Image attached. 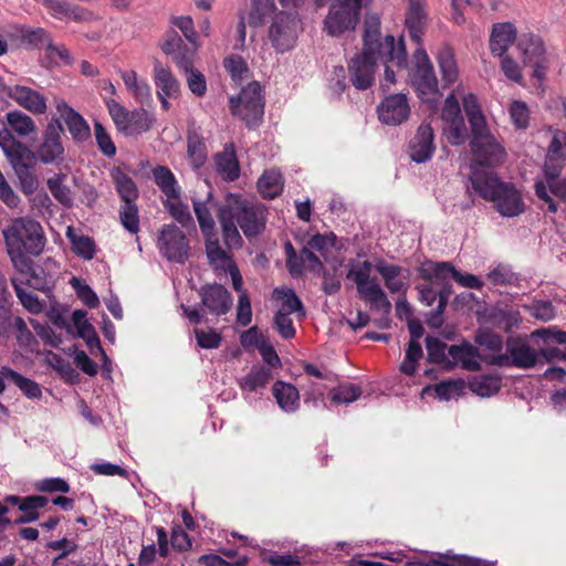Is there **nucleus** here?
<instances>
[{
  "mask_svg": "<svg viewBox=\"0 0 566 566\" xmlns=\"http://www.w3.org/2000/svg\"><path fill=\"white\" fill-rule=\"evenodd\" d=\"M218 220L227 249H240L243 245V240L238 227L247 238L256 237L265 228L266 210L262 205L230 193L218 208Z\"/></svg>",
  "mask_w": 566,
  "mask_h": 566,
  "instance_id": "nucleus-1",
  "label": "nucleus"
},
{
  "mask_svg": "<svg viewBox=\"0 0 566 566\" xmlns=\"http://www.w3.org/2000/svg\"><path fill=\"white\" fill-rule=\"evenodd\" d=\"M543 167V178L535 181V193L548 205V211L555 213L557 206L549 192L566 200V179L560 178V171L566 160V132L554 129Z\"/></svg>",
  "mask_w": 566,
  "mask_h": 566,
  "instance_id": "nucleus-2",
  "label": "nucleus"
},
{
  "mask_svg": "<svg viewBox=\"0 0 566 566\" xmlns=\"http://www.w3.org/2000/svg\"><path fill=\"white\" fill-rule=\"evenodd\" d=\"M2 235L7 253L14 265H17L25 254L33 256L40 255L46 242L40 222L28 217L11 219L2 229Z\"/></svg>",
  "mask_w": 566,
  "mask_h": 566,
  "instance_id": "nucleus-3",
  "label": "nucleus"
},
{
  "mask_svg": "<svg viewBox=\"0 0 566 566\" xmlns=\"http://www.w3.org/2000/svg\"><path fill=\"white\" fill-rule=\"evenodd\" d=\"M454 266L449 262H424L419 269L420 276L431 284L441 286L439 290V304L436 310L427 316V324L430 327L439 328L443 324V312L447 307L450 294V279L452 277Z\"/></svg>",
  "mask_w": 566,
  "mask_h": 566,
  "instance_id": "nucleus-4",
  "label": "nucleus"
},
{
  "mask_svg": "<svg viewBox=\"0 0 566 566\" xmlns=\"http://www.w3.org/2000/svg\"><path fill=\"white\" fill-rule=\"evenodd\" d=\"M105 105L117 132L124 136L142 135L156 122L153 113L143 107L129 111L114 98L105 99Z\"/></svg>",
  "mask_w": 566,
  "mask_h": 566,
  "instance_id": "nucleus-5",
  "label": "nucleus"
},
{
  "mask_svg": "<svg viewBox=\"0 0 566 566\" xmlns=\"http://www.w3.org/2000/svg\"><path fill=\"white\" fill-rule=\"evenodd\" d=\"M413 60L415 69L411 76L412 86L423 103L436 108L442 97V93L439 90L438 78L432 63L422 46L415 51Z\"/></svg>",
  "mask_w": 566,
  "mask_h": 566,
  "instance_id": "nucleus-6",
  "label": "nucleus"
},
{
  "mask_svg": "<svg viewBox=\"0 0 566 566\" xmlns=\"http://www.w3.org/2000/svg\"><path fill=\"white\" fill-rule=\"evenodd\" d=\"M230 107L232 114L248 126L258 125L264 113V101L260 84L258 82L249 83L237 97L230 98Z\"/></svg>",
  "mask_w": 566,
  "mask_h": 566,
  "instance_id": "nucleus-7",
  "label": "nucleus"
},
{
  "mask_svg": "<svg viewBox=\"0 0 566 566\" xmlns=\"http://www.w3.org/2000/svg\"><path fill=\"white\" fill-rule=\"evenodd\" d=\"M462 85H458L444 99L441 109L442 134L453 146L465 143L468 130L461 114L458 95L462 93Z\"/></svg>",
  "mask_w": 566,
  "mask_h": 566,
  "instance_id": "nucleus-8",
  "label": "nucleus"
},
{
  "mask_svg": "<svg viewBox=\"0 0 566 566\" xmlns=\"http://www.w3.org/2000/svg\"><path fill=\"white\" fill-rule=\"evenodd\" d=\"M471 133L470 148L473 155V161L471 164L473 167L494 166L505 160V148L490 133L488 126L473 129Z\"/></svg>",
  "mask_w": 566,
  "mask_h": 566,
  "instance_id": "nucleus-9",
  "label": "nucleus"
},
{
  "mask_svg": "<svg viewBox=\"0 0 566 566\" xmlns=\"http://www.w3.org/2000/svg\"><path fill=\"white\" fill-rule=\"evenodd\" d=\"M302 32L301 20L291 13L279 12L272 18L269 27V39L277 53L292 50Z\"/></svg>",
  "mask_w": 566,
  "mask_h": 566,
  "instance_id": "nucleus-10",
  "label": "nucleus"
},
{
  "mask_svg": "<svg viewBox=\"0 0 566 566\" xmlns=\"http://www.w3.org/2000/svg\"><path fill=\"white\" fill-rule=\"evenodd\" d=\"M157 249L169 262L186 263L190 255V244L185 232L176 224L163 226L157 235Z\"/></svg>",
  "mask_w": 566,
  "mask_h": 566,
  "instance_id": "nucleus-11",
  "label": "nucleus"
},
{
  "mask_svg": "<svg viewBox=\"0 0 566 566\" xmlns=\"http://www.w3.org/2000/svg\"><path fill=\"white\" fill-rule=\"evenodd\" d=\"M360 8L339 0H332L327 15L324 19V31L331 36H340L353 31L360 20Z\"/></svg>",
  "mask_w": 566,
  "mask_h": 566,
  "instance_id": "nucleus-12",
  "label": "nucleus"
},
{
  "mask_svg": "<svg viewBox=\"0 0 566 566\" xmlns=\"http://www.w3.org/2000/svg\"><path fill=\"white\" fill-rule=\"evenodd\" d=\"M181 44V38L178 34H174L161 45V49L166 54L172 55L178 67L185 72L190 92L201 97L207 92L206 77L200 71L192 67V60L190 57L180 54Z\"/></svg>",
  "mask_w": 566,
  "mask_h": 566,
  "instance_id": "nucleus-13",
  "label": "nucleus"
},
{
  "mask_svg": "<svg viewBox=\"0 0 566 566\" xmlns=\"http://www.w3.org/2000/svg\"><path fill=\"white\" fill-rule=\"evenodd\" d=\"M517 50L523 64L533 67V77L543 82L549 65L544 41L536 34H526L520 39Z\"/></svg>",
  "mask_w": 566,
  "mask_h": 566,
  "instance_id": "nucleus-14",
  "label": "nucleus"
},
{
  "mask_svg": "<svg viewBox=\"0 0 566 566\" xmlns=\"http://www.w3.org/2000/svg\"><path fill=\"white\" fill-rule=\"evenodd\" d=\"M0 148L14 172L33 169L36 165L35 153L18 140L8 128L0 130Z\"/></svg>",
  "mask_w": 566,
  "mask_h": 566,
  "instance_id": "nucleus-15",
  "label": "nucleus"
},
{
  "mask_svg": "<svg viewBox=\"0 0 566 566\" xmlns=\"http://www.w3.org/2000/svg\"><path fill=\"white\" fill-rule=\"evenodd\" d=\"M471 169L472 175L469 177V181L465 186L467 192L472 199L471 203L474 202V196L493 202L506 184L502 182L493 171L479 170L473 167V165H471Z\"/></svg>",
  "mask_w": 566,
  "mask_h": 566,
  "instance_id": "nucleus-16",
  "label": "nucleus"
},
{
  "mask_svg": "<svg viewBox=\"0 0 566 566\" xmlns=\"http://www.w3.org/2000/svg\"><path fill=\"white\" fill-rule=\"evenodd\" d=\"M495 366L528 369L538 361V354L525 340L509 339L503 356L496 357Z\"/></svg>",
  "mask_w": 566,
  "mask_h": 566,
  "instance_id": "nucleus-17",
  "label": "nucleus"
},
{
  "mask_svg": "<svg viewBox=\"0 0 566 566\" xmlns=\"http://www.w3.org/2000/svg\"><path fill=\"white\" fill-rule=\"evenodd\" d=\"M63 128L60 123H49L42 142L35 150L36 159L44 164H54L62 161L64 158V146L62 143Z\"/></svg>",
  "mask_w": 566,
  "mask_h": 566,
  "instance_id": "nucleus-18",
  "label": "nucleus"
},
{
  "mask_svg": "<svg viewBox=\"0 0 566 566\" xmlns=\"http://www.w3.org/2000/svg\"><path fill=\"white\" fill-rule=\"evenodd\" d=\"M378 51L364 49L349 64L350 81L358 90H366L374 83Z\"/></svg>",
  "mask_w": 566,
  "mask_h": 566,
  "instance_id": "nucleus-19",
  "label": "nucleus"
},
{
  "mask_svg": "<svg viewBox=\"0 0 566 566\" xmlns=\"http://www.w3.org/2000/svg\"><path fill=\"white\" fill-rule=\"evenodd\" d=\"M377 49L378 57H380L381 61L386 64L385 85L395 84V71L388 65V63H394L398 67H401L406 64L407 51L405 48L403 40L400 39L398 42H396L392 35H386L384 41L378 44Z\"/></svg>",
  "mask_w": 566,
  "mask_h": 566,
  "instance_id": "nucleus-20",
  "label": "nucleus"
},
{
  "mask_svg": "<svg viewBox=\"0 0 566 566\" xmlns=\"http://www.w3.org/2000/svg\"><path fill=\"white\" fill-rule=\"evenodd\" d=\"M13 99L20 107L33 115H43L46 113V97L39 91L25 85L9 86L7 95Z\"/></svg>",
  "mask_w": 566,
  "mask_h": 566,
  "instance_id": "nucleus-21",
  "label": "nucleus"
},
{
  "mask_svg": "<svg viewBox=\"0 0 566 566\" xmlns=\"http://www.w3.org/2000/svg\"><path fill=\"white\" fill-rule=\"evenodd\" d=\"M377 111L379 119L387 125H399L410 114L407 96L402 93L387 96Z\"/></svg>",
  "mask_w": 566,
  "mask_h": 566,
  "instance_id": "nucleus-22",
  "label": "nucleus"
},
{
  "mask_svg": "<svg viewBox=\"0 0 566 566\" xmlns=\"http://www.w3.org/2000/svg\"><path fill=\"white\" fill-rule=\"evenodd\" d=\"M434 134L431 125L423 122L417 129L409 145V154L412 161L422 164L431 159L434 150Z\"/></svg>",
  "mask_w": 566,
  "mask_h": 566,
  "instance_id": "nucleus-23",
  "label": "nucleus"
},
{
  "mask_svg": "<svg viewBox=\"0 0 566 566\" xmlns=\"http://www.w3.org/2000/svg\"><path fill=\"white\" fill-rule=\"evenodd\" d=\"M360 298L370 305V308L380 313L381 317L375 323L379 328H388L390 326L389 314L391 312V303L385 291L377 282L358 292Z\"/></svg>",
  "mask_w": 566,
  "mask_h": 566,
  "instance_id": "nucleus-24",
  "label": "nucleus"
},
{
  "mask_svg": "<svg viewBox=\"0 0 566 566\" xmlns=\"http://www.w3.org/2000/svg\"><path fill=\"white\" fill-rule=\"evenodd\" d=\"M199 294L202 305L217 316L228 313L232 306L231 294L221 284L205 285Z\"/></svg>",
  "mask_w": 566,
  "mask_h": 566,
  "instance_id": "nucleus-25",
  "label": "nucleus"
},
{
  "mask_svg": "<svg viewBox=\"0 0 566 566\" xmlns=\"http://www.w3.org/2000/svg\"><path fill=\"white\" fill-rule=\"evenodd\" d=\"M517 30L512 22H497L492 25L489 46L493 56L507 54L509 49L516 41Z\"/></svg>",
  "mask_w": 566,
  "mask_h": 566,
  "instance_id": "nucleus-26",
  "label": "nucleus"
},
{
  "mask_svg": "<svg viewBox=\"0 0 566 566\" xmlns=\"http://www.w3.org/2000/svg\"><path fill=\"white\" fill-rule=\"evenodd\" d=\"M496 211L505 218L520 216L525 210V205L520 191L510 184H506L502 191L493 200Z\"/></svg>",
  "mask_w": 566,
  "mask_h": 566,
  "instance_id": "nucleus-27",
  "label": "nucleus"
},
{
  "mask_svg": "<svg viewBox=\"0 0 566 566\" xmlns=\"http://www.w3.org/2000/svg\"><path fill=\"white\" fill-rule=\"evenodd\" d=\"M56 109L60 116L63 118L73 139L82 142L90 137V126L80 113H77L64 101L56 103Z\"/></svg>",
  "mask_w": 566,
  "mask_h": 566,
  "instance_id": "nucleus-28",
  "label": "nucleus"
},
{
  "mask_svg": "<svg viewBox=\"0 0 566 566\" xmlns=\"http://www.w3.org/2000/svg\"><path fill=\"white\" fill-rule=\"evenodd\" d=\"M427 22L423 0H409L406 13V27L411 39L422 46V34Z\"/></svg>",
  "mask_w": 566,
  "mask_h": 566,
  "instance_id": "nucleus-29",
  "label": "nucleus"
},
{
  "mask_svg": "<svg viewBox=\"0 0 566 566\" xmlns=\"http://www.w3.org/2000/svg\"><path fill=\"white\" fill-rule=\"evenodd\" d=\"M219 207L220 206L213 202L211 193H209L208 198L203 201H193V211L205 239L217 235L213 211L216 210L218 212Z\"/></svg>",
  "mask_w": 566,
  "mask_h": 566,
  "instance_id": "nucleus-30",
  "label": "nucleus"
},
{
  "mask_svg": "<svg viewBox=\"0 0 566 566\" xmlns=\"http://www.w3.org/2000/svg\"><path fill=\"white\" fill-rule=\"evenodd\" d=\"M217 174L224 181H234L240 177V165L233 144L226 145L221 153L214 156Z\"/></svg>",
  "mask_w": 566,
  "mask_h": 566,
  "instance_id": "nucleus-31",
  "label": "nucleus"
},
{
  "mask_svg": "<svg viewBox=\"0 0 566 566\" xmlns=\"http://www.w3.org/2000/svg\"><path fill=\"white\" fill-rule=\"evenodd\" d=\"M375 269L380 274L385 286L389 290L390 293L406 294L408 284L406 279L401 277V266L388 263L382 259H378L376 261Z\"/></svg>",
  "mask_w": 566,
  "mask_h": 566,
  "instance_id": "nucleus-32",
  "label": "nucleus"
},
{
  "mask_svg": "<svg viewBox=\"0 0 566 566\" xmlns=\"http://www.w3.org/2000/svg\"><path fill=\"white\" fill-rule=\"evenodd\" d=\"M119 75L124 82L127 92L136 102L145 104L151 101L150 85L147 83L146 80L140 77L136 71L120 70Z\"/></svg>",
  "mask_w": 566,
  "mask_h": 566,
  "instance_id": "nucleus-33",
  "label": "nucleus"
},
{
  "mask_svg": "<svg viewBox=\"0 0 566 566\" xmlns=\"http://www.w3.org/2000/svg\"><path fill=\"white\" fill-rule=\"evenodd\" d=\"M448 356L451 359V364L460 365L467 370H478L480 368L478 350L468 342H463L460 345H451L448 348Z\"/></svg>",
  "mask_w": 566,
  "mask_h": 566,
  "instance_id": "nucleus-34",
  "label": "nucleus"
},
{
  "mask_svg": "<svg viewBox=\"0 0 566 566\" xmlns=\"http://www.w3.org/2000/svg\"><path fill=\"white\" fill-rule=\"evenodd\" d=\"M205 241L206 254L214 271L227 273L231 266L235 265L229 252L221 248L217 235L207 238Z\"/></svg>",
  "mask_w": 566,
  "mask_h": 566,
  "instance_id": "nucleus-35",
  "label": "nucleus"
},
{
  "mask_svg": "<svg viewBox=\"0 0 566 566\" xmlns=\"http://www.w3.org/2000/svg\"><path fill=\"white\" fill-rule=\"evenodd\" d=\"M436 60L444 85L454 84L459 80V67L453 50L448 45L441 46Z\"/></svg>",
  "mask_w": 566,
  "mask_h": 566,
  "instance_id": "nucleus-36",
  "label": "nucleus"
},
{
  "mask_svg": "<svg viewBox=\"0 0 566 566\" xmlns=\"http://www.w3.org/2000/svg\"><path fill=\"white\" fill-rule=\"evenodd\" d=\"M273 396L285 412H294L300 407V394L295 386L285 381H276L273 385Z\"/></svg>",
  "mask_w": 566,
  "mask_h": 566,
  "instance_id": "nucleus-37",
  "label": "nucleus"
},
{
  "mask_svg": "<svg viewBox=\"0 0 566 566\" xmlns=\"http://www.w3.org/2000/svg\"><path fill=\"white\" fill-rule=\"evenodd\" d=\"M154 82L157 86V95L177 97L179 94V83L172 75L169 67L159 62L155 63Z\"/></svg>",
  "mask_w": 566,
  "mask_h": 566,
  "instance_id": "nucleus-38",
  "label": "nucleus"
},
{
  "mask_svg": "<svg viewBox=\"0 0 566 566\" xmlns=\"http://www.w3.org/2000/svg\"><path fill=\"white\" fill-rule=\"evenodd\" d=\"M502 387V378L497 375L474 376L468 381V388L474 395L489 398L496 395Z\"/></svg>",
  "mask_w": 566,
  "mask_h": 566,
  "instance_id": "nucleus-39",
  "label": "nucleus"
},
{
  "mask_svg": "<svg viewBox=\"0 0 566 566\" xmlns=\"http://www.w3.org/2000/svg\"><path fill=\"white\" fill-rule=\"evenodd\" d=\"M271 370L264 366H253L250 371L239 379V386L244 392H256L266 387Z\"/></svg>",
  "mask_w": 566,
  "mask_h": 566,
  "instance_id": "nucleus-40",
  "label": "nucleus"
},
{
  "mask_svg": "<svg viewBox=\"0 0 566 566\" xmlns=\"http://www.w3.org/2000/svg\"><path fill=\"white\" fill-rule=\"evenodd\" d=\"M111 177L115 188L124 202H133L138 198V189L134 180L120 168L114 167Z\"/></svg>",
  "mask_w": 566,
  "mask_h": 566,
  "instance_id": "nucleus-41",
  "label": "nucleus"
},
{
  "mask_svg": "<svg viewBox=\"0 0 566 566\" xmlns=\"http://www.w3.org/2000/svg\"><path fill=\"white\" fill-rule=\"evenodd\" d=\"M153 177L155 184L165 195V198H175L181 195V188L172 174V171L166 166H157L153 169Z\"/></svg>",
  "mask_w": 566,
  "mask_h": 566,
  "instance_id": "nucleus-42",
  "label": "nucleus"
},
{
  "mask_svg": "<svg viewBox=\"0 0 566 566\" xmlns=\"http://www.w3.org/2000/svg\"><path fill=\"white\" fill-rule=\"evenodd\" d=\"M476 343L480 345L482 350L485 352L483 358L489 365H495L494 360L496 357L504 355V353H502L503 339L500 335L484 332L478 335Z\"/></svg>",
  "mask_w": 566,
  "mask_h": 566,
  "instance_id": "nucleus-43",
  "label": "nucleus"
},
{
  "mask_svg": "<svg viewBox=\"0 0 566 566\" xmlns=\"http://www.w3.org/2000/svg\"><path fill=\"white\" fill-rule=\"evenodd\" d=\"M258 189L263 198L273 199L283 190L282 175L276 169L266 170L258 181Z\"/></svg>",
  "mask_w": 566,
  "mask_h": 566,
  "instance_id": "nucleus-44",
  "label": "nucleus"
},
{
  "mask_svg": "<svg viewBox=\"0 0 566 566\" xmlns=\"http://www.w3.org/2000/svg\"><path fill=\"white\" fill-rule=\"evenodd\" d=\"M10 128L21 137H28L36 133V125L28 114L21 111H11L6 115Z\"/></svg>",
  "mask_w": 566,
  "mask_h": 566,
  "instance_id": "nucleus-45",
  "label": "nucleus"
},
{
  "mask_svg": "<svg viewBox=\"0 0 566 566\" xmlns=\"http://www.w3.org/2000/svg\"><path fill=\"white\" fill-rule=\"evenodd\" d=\"M275 10L274 0H252L247 21L251 27H260L275 13Z\"/></svg>",
  "mask_w": 566,
  "mask_h": 566,
  "instance_id": "nucleus-46",
  "label": "nucleus"
},
{
  "mask_svg": "<svg viewBox=\"0 0 566 566\" xmlns=\"http://www.w3.org/2000/svg\"><path fill=\"white\" fill-rule=\"evenodd\" d=\"M371 268L373 264L369 261L357 262L350 265L347 279L355 283L357 293L377 283V281L370 276Z\"/></svg>",
  "mask_w": 566,
  "mask_h": 566,
  "instance_id": "nucleus-47",
  "label": "nucleus"
},
{
  "mask_svg": "<svg viewBox=\"0 0 566 566\" xmlns=\"http://www.w3.org/2000/svg\"><path fill=\"white\" fill-rule=\"evenodd\" d=\"M66 176L57 174L46 180V186L52 196L64 207L73 205V195L69 186L64 184Z\"/></svg>",
  "mask_w": 566,
  "mask_h": 566,
  "instance_id": "nucleus-48",
  "label": "nucleus"
},
{
  "mask_svg": "<svg viewBox=\"0 0 566 566\" xmlns=\"http://www.w3.org/2000/svg\"><path fill=\"white\" fill-rule=\"evenodd\" d=\"M163 205L170 216L181 226L186 227L192 224V216L188 205L181 200V195L175 198H165Z\"/></svg>",
  "mask_w": 566,
  "mask_h": 566,
  "instance_id": "nucleus-49",
  "label": "nucleus"
},
{
  "mask_svg": "<svg viewBox=\"0 0 566 566\" xmlns=\"http://www.w3.org/2000/svg\"><path fill=\"white\" fill-rule=\"evenodd\" d=\"M274 294L283 302L277 312L296 313L298 317L305 316L303 304L292 289H275Z\"/></svg>",
  "mask_w": 566,
  "mask_h": 566,
  "instance_id": "nucleus-50",
  "label": "nucleus"
},
{
  "mask_svg": "<svg viewBox=\"0 0 566 566\" xmlns=\"http://www.w3.org/2000/svg\"><path fill=\"white\" fill-rule=\"evenodd\" d=\"M66 237L72 244V251L76 255L85 260H92L94 258L95 244L88 237L76 235L72 227L66 229Z\"/></svg>",
  "mask_w": 566,
  "mask_h": 566,
  "instance_id": "nucleus-51",
  "label": "nucleus"
},
{
  "mask_svg": "<svg viewBox=\"0 0 566 566\" xmlns=\"http://www.w3.org/2000/svg\"><path fill=\"white\" fill-rule=\"evenodd\" d=\"M3 375L8 380L13 381L21 391L31 399H38L42 396L40 386L30 378H27L9 367H3Z\"/></svg>",
  "mask_w": 566,
  "mask_h": 566,
  "instance_id": "nucleus-52",
  "label": "nucleus"
},
{
  "mask_svg": "<svg viewBox=\"0 0 566 566\" xmlns=\"http://www.w3.org/2000/svg\"><path fill=\"white\" fill-rule=\"evenodd\" d=\"M22 44L33 49H45L51 35L42 28L30 29L22 27L19 31Z\"/></svg>",
  "mask_w": 566,
  "mask_h": 566,
  "instance_id": "nucleus-53",
  "label": "nucleus"
},
{
  "mask_svg": "<svg viewBox=\"0 0 566 566\" xmlns=\"http://www.w3.org/2000/svg\"><path fill=\"white\" fill-rule=\"evenodd\" d=\"M463 106L469 118L471 130L488 126L485 117L480 109L478 98L474 94L470 93L463 97Z\"/></svg>",
  "mask_w": 566,
  "mask_h": 566,
  "instance_id": "nucleus-54",
  "label": "nucleus"
},
{
  "mask_svg": "<svg viewBox=\"0 0 566 566\" xmlns=\"http://www.w3.org/2000/svg\"><path fill=\"white\" fill-rule=\"evenodd\" d=\"M188 159L193 168H200L207 160V149L203 138L193 134L188 137Z\"/></svg>",
  "mask_w": 566,
  "mask_h": 566,
  "instance_id": "nucleus-55",
  "label": "nucleus"
},
{
  "mask_svg": "<svg viewBox=\"0 0 566 566\" xmlns=\"http://www.w3.org/2000/svg\"><path fill=\"white\" fill-rule=\"evenodd\" d=\"M28 202L31 211H33L39 217H52L53 216V201L48 195L46 191H35L32 195H29Z\"/></svg>",
  "mask_w": 566,
  "mask_h": 566,
  "instance_id": "nucleus-56",
  "label": "nucleus"
},
{
  "mask_svg": "<svg viewBox=\"0 0 566 566\" xmlns=\"http://www.w3.org/2000/svg\"><path fill=\"white\" fill-rule=\"evenodd\" d=\"M361 395L359 386L345 382L333 388L331 391V399L336 405H347L356 401Z\"/></svg>",
  "mask_w": 566,
  "mask_h": 566,
  "instance_id": "nucleus-57",
  "label": "nucleus"
},
{
  "mask_svg": "<svg viewBox=\"0 0 566 566\" xmlns=\"http://www.w3.org/2000/svg\"><path fill=\"white\" fill-rule=\"evenodd\" d=\"M119 221L129 233L137 234L139 232V212L135 201L124 202L119 210Z\"/></svg>",
  "mask_w": 566,
  "mask_h": 566,
  "instance_id": "nucleus-58",
  "label": "nucleus"
},
{
  "mask_svg": "<svg viewBox=\"0 0 566 566\" xmlns=\"http://www.w3.org/2000/svg\"><path fill=\"white\" fill-rule=\"evenodd\" d=\"M45 56L50 61L52 65H71L73 63V59L63 44H54L52 39L48 42L45 46Z\"/></svg>",
  "mask_w": 566,
  "mask_h": 566,
  "instance_id": "nucleus-59",
  "label": "nucleus"
},
{
  "mask_svg": "<svg viewBox=\"0 0 566 566\" xmlns=\"http://www.w3.org/2000/svg\"><path fill=\"white\" fill-rule=\"evenodd\" d=\"M497 57L500 59L501 71L504 73L506 78L511 82L522 84L524 80L522 65L509 53Z\"/></svg>",
  "mask_w": 566,
  "mask_h": 566,
  "instance_id": "nucleus-60",
  "label": "nucleus"
},
{
  "mask_svg": "<svg viewBox=\"0 0 566 566\" xmlns=\"http://www.w3.org/2000/svg\"><path fill=\"white\" fill-rule=\"evenodd\" d=\"M465 384L462 379L441 381L434 386V391L441 400H451L462 395Z\"/></svg>",
  "mask_w": 566,
  "mask_h": 566,
  "instance_id": "nucleus-61",
  "label": "nucleus"
},
{
  "mask_svg": "<svg viewBox=\"0 0 566 566\" xmlns=\"http://www.w3.org/2000/svg\"><path fill=\"white\" fill-rule=\"evenodd\" d=\"M94 135L101 153L106 157H114L116 155V146L106 128L98 122L94 123Z\"/></svg>",
  "mask_w": 566,
  "mask_h": 566,
  "instance_id": "nucleus-62",
  "label": "nucleus"
},
{
  "mask_svg": "<svg viewBox=\"0 0 566 566\" xmlns=\"http://www.w3.org/2000/svg\"><path fill=\"white\" fill-rule=\"evenodd\" d=\"M170 22L181 31L184 36L193 46V51H197L199 43L192 18L190 15H178L172 17Z\"/></svg>",
  "mask_w": 566,
  "mask_h": 566,
  "instance_id": "nucleus-63",
  "label": "nucleus"
},
{
  "mask_svg": "<svg viewBox=\"0 0 566 566\" xmlns=\"http://www.w3.org/2000/svg\"><path fill=\"white\" fill-rule=\"evenodd\" d=\"M380 34V17L377 13H368L365 19V48L374 50V44L378 42Z\"/></svg>",
  "mask_w": 566,
  "mask_h": 566,
  "instance_id": "nucleus-64",
  "label": "nucleus"
}]
</instances>
